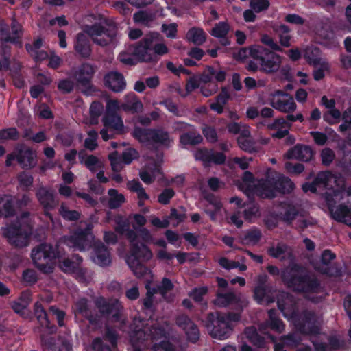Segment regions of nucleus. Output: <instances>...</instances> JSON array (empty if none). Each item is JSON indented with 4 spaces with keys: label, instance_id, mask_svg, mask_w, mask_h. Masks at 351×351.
I'll return each mask as SVG.
<instances>
[{
    "label": "nucleus",
    "instance_id": "50",
    "mask_svg": "<svg viewBox=\"0 0 351 351\" xmlns=\"http://www.w3.org/2000/svg\"><path fill=\"white\" fill-rule=\"evenodd\" d=\"M244 335L252 343L258 347H262L265 343L264 338L258 334L255 327L246 328Z\"/></svg>",
    "mask_w": 351,
    "mask_h": 351
},
{
    "label": "nucleus",
    "instance_id": "64",
    "mask_svg": "<svg viewBox=\"0 0 351 351\" xmlns=\"http://www.w3.org/2000/svg\"><path fill=\"white\" fill-rule=\"evenodd\" d=\"M342 119L343 122L339 126V130L342 133L351 131V108L343 113Z\"/></svg>",
    "mask_w": 351,
    "mask_h": 351
},
{
    "label": "nucleus",
    "instance_id": "21",
    "mask_svg": "<svg viewBox=\"0 0 351 351\" xmlns=\"http://www.w3.org/2000/svg\"><path fill=\"white\" fill-rule=\"evenodd\" d=\"M313 155L314 152L310 146L297 144L286 152L285 157L288 159L308 162L313 158Z\"/></svg>",
    "mask_w": 351,
    "mask_h": 351
},
{
    "label": "nucleus",
    "instance_id": "39",
    "mask_svg": "<svg viewBox=\"0 0 351 351\" xmlns=\"http://www.w3.org/2000/svg\"><path fill=\"white\" fill-rule=\"evenodd\" d=\"M269 319L265 323L266 326L269 327L272 330L282 333L285 330V324L276 315V311L274 309H270L268 311Z\"/></svg>",
    "mask_w": 351,
    "mask_h": 351
},
{
    "label": "nucleus",
    "instance_id": "40",
    "mask_svg": "<svg viewBox=\"0 0 351 351\" xmlns=\"http://www.w3.org/2000/svg\"><path fill=\"white\" fill-rule=\"evenodd\" d=\"M82 262V258L76 254L73 256V259L64 258L60 262V267L64 272L75 273L78 266Z\"/></svg>",
    "mask_w": 351,
    "mask_h": 351
},
{
    "label": "nucleus",
    "instance_id": "31",
    "mask_svg": "<svg viewBox=\"0 0 351 351\" xmlns=\"http://www.w3.org/2000/svg\"><path fill=\"white\" fill-rule=\"evenodd\" d=\"M152 256V251L143 243L138 242L130 246V255L128 257H134L141 261H147Z\"/></svg>",
    "mask_w": 351,
    "mask_h": 351
},
{
    "label": "nucleus",
    "instance_id": "5",
    "mask_svg": "<svg viewBox=\"0 0 351 351\" xmlns=\"http://www.w3.org/2000/svg\"><path fill=\"white\" fill-rule=\"evenodd\" d=\"M132 136L141 143L153 146L169 147L173 141L169 132L162 128H142L135 127Z\"/></svg>",
    "mask_w": 351,
    "mask_h": 351
},
{
    "label": "nucleus",
    "instance_id": "53",
    "mask_svg": "<svg viewBox=\"0 0 351 351\" xmlns=\"http://www.w3.org/2000/svg\"><path fill=\"white\" fill-rule=\"evenodd\" d=\"M173 287L174 285L170 279L167 278H163L160 285L153 289L154 291H156V293L161 294L165 299L170 301V299L167 297V294L168 292L173 290Z\"/></svg>",
    "mask_w": 351,
    "mask_h": 351
},
{
    "label": "nucleus",
    "instance_id": "34",
    "mask_svg": "<svg viewBox=\"0 0 351 351\" xmlns=\"http://www.w3.org/2000/svg\"><path fill=\"white\" fill-rule=\"evenodd\" d=\"M330 214L335 220L351 226V206L341 204L332 209Z\"/></svg>",
    "mask_w": 351,
    "mask_h": 351
},
{
    "label": "nucleus",
    "instance_id": "23",
    "mask_svg": "<svg viewBox=\"0 0 351 351\" xmlns=\"http://www.w3.org/2000/svg\"><path fill=\"white\" fill-rule=\"evenodd\" d=\"M105 85L115 93L123 91L126 87L123 75L117 71H111L104 77Z\"/></svg>",
    "mask_w": 351,
    "mask_h": 351
},
{
    "label": "nucleus",
    "instance_id": "15",
    "mask_svg": "<svg viewBox=\"0 0 351 351\" xmlns=\"http://www.w3.org/2000/svg\"><path fill=\"white\" fill-rule=\"evenodd\" d=\"M95 306L101 315L108 316L112 315L114 322L120 320L123 306L118 300L107 301L104 298H98L95 300Z\"/></svg>",
    "mask_w": 351,
    "mask_h": 351
},
{
    "label": "nucleus",
    "instance_id": "30",
    "mask_svg": "<svg viewBox=\"0 0 351 351\" xmlns=\"http://www.w3.org/2000/svg\"><path fill=\"white\" fill-rule=\"evenodd\" d=\"M208 204L205 205L204 211L208 215L213 221L217 219V215L220 213L222 204L220 200L213 194H208L204 197Z\"/></svg>",
    "mask_w": 351,
    "mask_h": 351
},
{
    "label": "nucleus",
    "instance_id": "7",
    "mask_svg": "<svg viewBox=\"0 0 351 351\" xmlns=\"http://www.w3.org/2000/svg\"><path fill=\"white\" fill-rule=\"evenodd\" d=\"M62 255L59 246H52L50 244H40L32 252V258L36 267L44 274L53 271L50 264L52 259L60 257Z\"/></svg>",
    "mask_w": 351,
    "mask_h": 351
},
{
    "label": "nucleus",
    "instance_id": "4",
    "mask_svg": "<svg viewBox=\"0 0 351 351\" xmlns=\"http://www.w3.org/2000/svg\"><path fill=\"white\" fill-rule=\"evenodd\" d=\"M29 216V212H23L16 221L2 228L3 237L8 239L11 245L16 247H23L27 245L28 234L31 230Z\"/></svg>",
    "mask_w": 351,
    "mask_h": 351
},
{
    "label": "nucleus",
    "instance_id": "61",
    "mask_svg": "<svg viewBox=\"0 0 351 351\" xmlns=\"http://www.w3.org/2000/svg\"><path fill=\"white\" fill-rule=\"evenodd\" d=\"M60 213L64 219L69 221H76L79 219L80 217V213L79 212L74 210H70L64 204H61Z\"/></svg>",
    "mask_w": 351,
    "mask_h": 351
},
{
    "label": "nucleus",
    "instance_id": "46",
    "mask_svg": "<svg viewBox=\"0 0 351 351\" xmlns=\"http://www.w3.org/2000/svg\"><path fill=\"white\" fill-rule=\"evenodd\" d=\"M216 295L213 302L219 307H226L236 300V295L233 292L223 293L218 291Z\"/></svg>",
    "mask_w": 351,
    "mask_h": 351
},
{
    "label": "nucleus",
    "instance_id": "19",
    "mask_svg": "<svg viewBox=\"0 0 351 351\" xmlns=\"http://www.w3.org/2000/svg\"><path fill=\"white\" fill-rule=\"evenodd\" d=\"M35 195L39 204L43 208L45 215L51 217L49 211L53 210L58 205L53 191L43 185H40Z\"/></svg>",
    "mask_w": 351,
    "mask_h": 351
},
{
    "label": "nucleus",
    "instance_id": "47",
    "mask_svg": "<svg viewBox=\"0 0 351 351\" xmlns=\"http://www.w3.org/2000/svg\"><path fill=\"white\" fill-rule=\"evenodd\" d=\"M127 188L130 191L136 193L137 194L138 198L141 199V202L147 200L149 198L141 183L138 180H133L128 181L127 182Z\"/></svg>",
    "mask_w": 351,
    "mask_h": 351
},
{
    "label": "nucleus",
    "instance_id": "42",
    "mask_svg": "<svg viewBox=\"0 0 351 351\" xmlns=\"http://www.w3.org/2000/svg\"><path fill=\"white\" fill-rule=\"evenodd\" d=\"M274 30L279 37L280 45L285 47H289L291 45V36L289 34V27L285 25H280L275 26L274 27Z\"/></svg>",
    "mask_w": 351,
    "mask_h": 351
},
{
    "label": "nucleus",
    "instance_id": "6",
    "mask_svg": "<svg viewBox=\"0 0 351 351\" xmlns=\"http://www.w3.org/2000/svg\"><path fill=\"white\" fill-rule=\"evenodd\" d=\"M250 57L259 64V71L266 74L277 72L282 64V57L261 45H252Z\"/></svg>",
    "mask_w": 351,
    "mask_h": 351
},
{
    "label": "nucleus",
    "instance_id": "29",
    "mask_svg": "<svg viewBox=\"0 0 351 351\" xmlns=\"http://www.w3.org/2000/svg\"><path fill=\"white\" fill-rule=\"evenodd\" d=\"M256 192L263 198H274L276 196L274 182H271V173L265 180L259 181L256 186Z\"/></svg>",
    "mask_w": 351,
    "mask_h": 351
},
{
    "label": "nucleus",
    "instance_id": "43",
    "mask_svg": "<svg viewBox=\"0 0 351 351\" xmlns=\"http://www.w3.org/2000/svg\"><path fill=\"white\" fill-rule=\"evenodd\" d=\"M261 232L258 229L250 230L245 232L241 237L243 245H256L261 239Z\"/></svg>",
    "mask_w": 351,
    "mask_h": 351
},
{
    "label": "nucleus",
    "instance_id": "28",
    "mask_svg": "<svg viewBox=\"0 0 351 351\" xmlns=\"http://www.w3.org/2000/svg\"><path fill=\"white\" fill-rule=\"evenodd\" d=\"M76 312L86 317L90 324H97L100 322L98 315H93L90 310L88 300L81 298L75 303Z\"/></svg>",
    "mask_w": 351,
    "mask_h": 351
},
{
    "label": "nucleus",
    "instance_id": "26",
    "mask_svg": "<svg viewBox=\"0 0 351 351\" xmlns=\"http://www.w3.org/2000/svg\"><path fill=\"white\" fill-rule=\"evenodd\" d=\"M271 182H274L276 192L289 193L294 188V184L289 178L276 172L271 173Z\"/></svg>",
    "mask_w": 351,
    "mask_h": 351
},
{
    "label": "nucleus",
    "instance_id": "60",
    "mask_svg": "<svg viewBox=\"0 0 351 351\" xmlns=\"http://www.w3.org/2000/svg\"><path fill=\"white\" fill-rule=\"evenodd\" d=\"M108 159L110 162V165L114 172H119L123 169L124 163L119 156L117 152H113L110 153L108 155Z\"/></svg>",
    "mask_w": 351,
    "mask_h": 351
},
{
    "label": "nucleus",
    "instance_id": "59",
    "mask_svg": "<svg viewBox=\"0 0 351 351\" xmlns=\"http://www.w3.org/2000/svg\"><path fill=\"white\" fill-rule=\"evenodd\" d=\"M281 343L285 346L295 348L299 345L302 341L299 335L296 333L288 334L280 338Z\"/></svg>",
    "mask_w": 351,
    "mask_h": 351
},
{
    "label": "nucleus",
    "instance_id": "17",
    "mask_svg": "<svg viewBox=\"0 0 351 351\" xmlns=\"http://www.w3.org/2000/svg\"><path fill=\"white\" fill-rule=\"evenodd\" d=\"M295 325L304 334H317L319 330L316 315L313 311H304Z\"/></svg>",
    "mask_w": 351,
    "mask_h": 351
},
{
    "label": "nucleus",
    "instance_id": "8",
    "mask_svg": "<svg viewBox=\"0 0 351 351\" xmlns=\"http://www.w3.org/2000/svg\"><path fill=\"white\" fill-rule=\"evenodd\" d=\"M106 27L96 23L86 25L84 32L97 45L104 47L113 42L117 33V27L112 22H106Z\"/></svg>",
    "mask_w": 351,
    "mask_h": 351
},
{
    "label": "nucleus",
    "instance_id": "38",
    "mask_svg": "<svg viewBox=\"0 0 351 351\" xmlns=\"http://www.w3.org/2000/svg\"><path fill=\"white\" fill-rule=\"evenodd\" d=\"M321 51L316 47H308L304 50V57L310 64L318 66L319 64L326 61L320 57Z\"/></svg>",
    "mask_w": 351,
    "mask_h": 351
},
{
    "label": "nucleus",
    "instance_id": "18",
    "mask_svg": "<svg viewBox=\"0 0 351 351\" xmlns=\"http://www.w3.org/2000/svg\"><path fill=\"white\" fill-rule=\"evenodd\" d=\"M335 180L336 177L330 171H322L317 175L311 183L304 184L302 189L305 192L316 193L318 189L330 188L332 186L330 183Z\"/></svg>",
    "mask_w": 351,
    "mask_h": 351
},
{
    "label": "nucleus",
    "instance_id": "22",
    "mask_svg": "<svg viewBox=\"0 0 351 351\" xmlns=\"http://www.w3.org/2000/svg\"><path fill=\"white\" fill-rule=\"evenodd\" d=\"M92 260L101 267L110 265L112 259L110 252L103 243L97 242L94 244Z\"/></svg>",
    "mask_w": 351,
    "mask_h": 351
},
{
    "label": "nucleus",
    "instance_id": "56",
    "mask_svg": "<svg viewBox=\"0 0 351 351\" xmlns=\"http://www.w3.org/2000/svg\"><path fill=\"white\" fill-rule=\"evenodd\" d=\"M120 107L124 111L134 113L138 112L142 110L143 104L139 99H138L136 97H134L131 101L122 104L120 106Z\"/></svg>",
    "mask_w": 351,
    "mask_h": 351
},
{
    "label": "nucleus",
    "instance_id": "32",
    "mask_svg": "<svg viewBox=\"0 0 351 351\" xmlns=\"http://www.w3.org/2000/svg\"><path fill=\"white\" fill-rule=\"evenodd\" d=\"M315 31L316 34L323 40H329L332 38L333 32L328 18H323L317 21Z\"/></svg>",
    "mask_w": 351,
    "mask_h": 351
},
{
    "label": "nucleus",
    "instance_id": "62",
    "mask_svg": "<svg viewBox=\"0 0 351 351\" xmlns=\"http://www.w3.org/2000/svg\"><path fill=\"white\" fill-rule=\"evenodd\" d=\"M341 116V112L338 109H336L335 108L326 112L323 114V119L326 122H327L330 125H333L337 123L339 121Z\"/></svg>",
    "mask_w": 351,
    "mask_h": 351
},
{
    "label": "nucleus",
    "instance_id": "36",
    "mask_svg": "<svg viewBox=\"0 0 351 351\" xmlns=\"http://www.w3.org/2000/svg\"><path fill=\"white\" fill-rule=\"evenodd\" d=\"M152 51H153L154 58L152 62L158 61V56H162L168 53L167 47L160 42V36L158 33L152 32Z\"/></svg>",
    "mask_w": 351,
    "mask_h": 351
},
{
    "label": "nucleus",
    "instance_id": "14",
    "mask_svg": "<svg viewBox=\"0 0 351 351\" xmlns=\"http://www.w3.org/2000/svg\"><path fill=\"white\" fill-rule=\"evenodd\" d=\"M152 36L151 33L147 34L135 45L129 47V50L132 56L140 62H152L154 58V53L152 51Z\"/></svg>",
    "mask_w": 351,
    "mask_h": 351
},
{
    "label": "nucleus",
    "instance_id": "49",
    "mask_svg": "<svg viewBox=\"0 0 351 351\" xmlns=\"http://www.w3.org/2000/svg\"><path fill=\"white\" fill-rule=\"evenodd\" d=\"M108 194L110 196L108 206L111 209H116L120 207L125 201L124 195L121 193H119L118 191L116 189H110Z\"/></svg>",
    "mask_w": 351,
    "mask_h": 351
},
{
    "label": "nucleus",
    "instance_id": "27",
    "mask_svg": "<svg viewBox=\"0 0 351 351\" xmlns=\"http://www.w3.org/2000/svg\"><path fill=\"white\" fill-rule=\"evenodd\" d=\"M74 49L82 58H88L91 55V47L88 38L84 33H79L75 38Z\"/></svg>",
    "mask_w": 351,
    "mask_h": 351
},
{
    "label": "nucleus",
    "instance_id": "25",
    "mask_svg": "<svg viewBox=\"0 0 351 351\" xmlns=\"http://www.w3.org/2000/svg\"><path fill=\"white\" fill-rule=\"evenodd\" d=\"M17 152V162L23 169H30L36 165V154L30 148L23 147Z\"/></svg>",
    "mask_w": 351,
    "mask_h": 351
},
{
    "label": "nucleus",
    "instance_id": "20",
    "mask_svg": "<svg viewBox=\"0 0 351 351\" xmlns=\"http://www.w3.org/2000/svg\"><path fill=\"white\" fill-rule=\"evenodd\" d=\"M93 226L89 223L85 230H80L71 235L68 240V245L76 250L84 251L90 246V242L88 239L90 230Z\"/></svg>",
    "mask_w": 351,
    "mask_h": 351
},
{
    "label": "nucleus",
    "instance_id": "63",
    "mask_svg": "<svg viewBox=\"0 0 351 351\" xmlns=\"http://www.w3.org/2000/svg\"><path fill=\"white\" fill-rule=\"evenodd\" d=\"M202 131L206 139L208 142L214 143L218 141V136L215 128L208 125H204L202 128Z\"/></svg>",
    "mask_w": 351,
    "mask_h": 351
},
{
    "label": "nucleus",
    "instance_id": "54",
    "mask_svg": "<svg viewBox=\"0 0 351 351\" xmlns=\"http://www.w3.org/2000/svg\"><path fill=\"white\" fill-rule=\"evenodd\" d=\"M243 213L245 219L249 221H252L261 215L258 206L254 203L246 204Z\"/></svg>",
    "mask_w": 351,
    "mask_h": 351
},
{
    "label": "nucleus",
    "instance_id": "51",
    "mask_svg": "<svg viewBox=\"0 0 351 351\" xmlns=\"http://www.w3.org/2000/svg\"><path fill=\"white\" fill-rule=\"evenodd\" d=\"M324 198L327 204L328 208L331 213V210L335 209L337 201L342 199V193L340 190H334L330 192H326Z\"/></svg>",
    "mask_w": 351,
    "mask_h": 351
},
{
    "label": "nucleus",
    "instance_id": "45",
    "mask_svg": "<svg viewBox=\"0 0 351 351\" xmlns=\"http://www.w3.org/2000/svg\"><path fill=\"white\" fill-rule=\"evenodd\" d=\"M289 247L283 243L273 244L267 248V254L274 258L285 259L284 255L287 252Z\"/></svg>",
    "mask_w": 351,
    "mask_h": 351
},
{
    "label": "nucleus",
    "instance_id": "3",
    "mask_svg": "<svg viewBox=\"0 0 351 351\" xmlns=\"http://www.w3.org/2000/svg\"><path fill=\"white\" fill-rule=\"evenodd\" d=\"M130 341L134 349L138 348L149 339L157 341L165 338V330L158 324H149L148 320L134 317L130 326Z\"/></svg>",
    "mask_w": 351,
    "mask_h": 351
},
{
    "label": "nucleus",
    "instance_id": "16",
    "mask_svg": "<svg viewBox=\"0 0 351 351\" xmlns=\"http://www.w3.org/2000/svg\"><path fill=\"white\" fill-rule=\"evenodd\" d=\"M336 255L330 250H325L321 256L319 263L315 265L318 271L330 276H338L341 274V269L333 263Z\"/></svg>",
    "mask_w": 351,
    "mask_h": 351
},
{
    "label": "nucleus",
    "instance_id": "55",
    "mask_svg": "<svg viewBox=\"0 0 351 351\" xmlns=\"http://www.w3.org/2000/svg\"><path fill=\"white\" fill-rule=\"evenodd\" d=\"M16 179L23 190H27L33 184L34 178L27 171H22L17 174Z\"/></svg>",
    "mask_w": 351,
    "mask_h": 351
},
{
    "label": "nucleus",
    "instance_id": "13",
    "mask_svg": "<svg viewBox=\"0 0 351 351\" xmlns=\"http://www.w3.org/2000/svg\"><path fill=\"white\" fill-rule=\"evenodd\" d=\"M10 28L11 32L10 31V27L6 23H0L1 41L14 43L21 47L22 43L21 38L23 34L22 25L14 19H12Z\"/></svg>",
    "mask_w": 351,
    "mask_h": 351
},
{
    "label": "nucleus",
    "instance_id": "2",
    "mask_svg": "<svg viewBox=\"0 0 351 351\" xmlns=\"http://www.w3.org/2000/svg\"><path fill=\"white\" fill-rule=\"evenodd\" d=\"M276 218L287 226L300 231L315 227L317 224V220L308 211L291 202H283L280 204V210L276 215Z\"/></svg>",
    "mask_w": 351,
    "mask_h": 351
},
{
    "label": "nucleus",
    "instance_id": "10",
    "mask_svg": "<svg viewBox=\"0 0 351 351\" xmlns=\"http://www.w3.org/2000/svg\"><path fill=\"white\" fill-rule=\"evenodd\" d=\"M95 72L96 66L88 62L82 64L73 72V76L76 80L77 86L83 94L88 95L94 90L92 79Z\"/></svg>",
    "mask_w": 351,
    "mask_h": 351
},
{
    "label": "nucleus",
    "instance_id": "58",
    "mask_svg": "<svg viewBox=\"0 0 351 351\" xmlns=\"http://www.w3.org/2000/svg\"><path fill=\"white\" fill-rule=\"evenodd\" d=\"M237 142L239 147L245 152L249 153L258 152L254 142L249 138L238 137Z\"/></svg>",
    "mask_w": 351,
    "mask_h": 351
},
{
    "label": "nucleus",
    "instance_id": "52",
    "mask_svg": "<svg viewBox=\"0 0 351 351\" xmlns=\"http://www.w3.org/2000/svg\"><path fill=\"white\" fill-rule=\"evenodd\" d=\"M104 110V106L99 101H93L90 106V123L96 125L98 123V119Z\"/></svg>",
    "mask_w": 351,
    "mask_h": 351
},
{
    "label": "nucleus",
    "instance_id": "9",
    "mask_svg": "<svg viewBox=\"0 0 351 351\" xmlns=\"http://www.w3.org/2000/svg\"><path fill=\"white\" fill-rule=\"evenodd\" d=\"M225 318L223 313L217 311L211 312L207 315L205 326L212 337L226 339L230 335L232 328Z\"/></svg>",
    "mask_w": 351,
    "mask_h": 351
},
{
    "label": "nucleus",
    "instance_id": "1",
    "mask_svg": "<svg viewBox=\"0 0 351 351\" xmlns=\"http://www.w3.org/2000/svg\"><path fill=\"white\" fill-rule=\"evenodd\" d=\"M267 270L272 276L280 274L284 284L293 291L308 295L319 293L322 289L315 276L304 273L295 267H287L280 273L276 266L268 265Z\"/></svg>",
    "mask_w": 351,
    "mask_h": 351
},
{
    "label": "nucleus",
    "instance_id": "37",
    "mask_svg": "<svg viewBox=\"0 0 351 351\" xmlns=\"http://www.w3.org/2000/svg\"><path fill=\"white\" fill-rule=\"evenodd\" d=\"M203 141L201 134L195 129L180 136V143L183 145H196Z\"/></svg>",
    "mask_w": 351,
    "mask_h": 351
},
{
    "label": "nucleus",
    "instance_id": "24",
    "mask_svg": "<svg viewBox=\"0 0 351 351\" xmlns=\"http://www.w3.org/2000/svg\"><path fill=\"white\" fill-rule=\"evenodd\" d=\"M278 306L283 315L293 316L295 314V301L292 295L282 292L278 297Z\"/></svg>",
    "mask_w": 351,
    "mask_h": 351
},
{
    "label": "nucleus",
    "instance_id": "33",
    "mask_svg": "<svg viewBox=\"0 0 351 351\" xmlns=\"http://www.w3.org/2000/svg\"><path fill=\"white\" fill-rule=\"evenodd\" d=\"M16 213L14 200L11 195H0V217L8 218Z\"/></svg>",
    "mask_w": 351,
    "mask_h": 351
},
{
    "label": "nucleus",
    "instance_id": "44",
    "mask_svg": "<svg viewBox=\"0 0 351 351\" xmlns=\"http://www.w3.org/2000/svg\"><path fill=\"white\" fill-rule=\"evenodd\" d=\"M142 262L134 257H128L127 259L128 266L138 278L143 277L147 271V267L142 264Z\"/></svg>",
    "mask_w": 351,
    "mask_h": 351
},
{
    "label": "nucleus",
    "instance_id": "57",
    "mask_svg": "<svg viewBox=\"0 0 351 351\" xmlns=\"http://www.w3.org/2000/svg\"><path fill=\"white\" fill-rule=\"evenodd\" d=\"M230 30L229 25L226 22L215 24L210 32V34L216 38L225 37Z\"/></svg>",
    "mask_w": 351,
    "mask_h": 351
},
{
    "label": "nucleus",
    "instance_id": "35",
    "mask_svg": "<svg viewBox=\"0 0 351 351\" xmlns=\"http://www.w3.org/2000/svg\"><path fill=\"white\" fill-rule=\"evenodd\" d=\"M34 314L38 322L43 327L49 330V333L56 332V328L54 325H51L47 318V315L43 306L39 302L34 304Z\"/></svg>",
    "mask_w": 351,
    "mask_h": 351
},
{
    "label": "nucleus",
    "instance_id": "11",
    "mask_svg": "<svg viewBox=\"0 0 351 351\" xmlns=\"http://www.w3.org/2000/svg\"><path fill=\"white\" fill-rule=\"evenodd\" d=\"M121 109L119 102L117 99L108 100L106 106V112L102 117V123L105 128L112 130L121 132L123 129V123L118 114Z\"/></svg>",
    "mask_w": 351,
    "mask_h": 351
},
{
    "label": "nucleus",
    "instance_id": "48",
    "mask_svg": "<svg viewBox=\"0 0 351 351\" xmlns=\"http://www.w3.org/2000/svg\"><path fill=\"white\" fill-rule=\"evenodd\" d=\"M176 325L182 328L184 331L186 329L189 328L193 330V337L197 335L195 332H197V325L191 319V318L185 315L180 314L176 317Z\"/></svg>",
    "mask_w": 351,
    "mask_h": 351
},
{
    "label": "nucleus",
    "instance_id": "41",
    "mask_svg": "<svg viewBox=\"0 0 351 351\" xmlns=\"http://www.w3.org/2000/svg\"><path fill=\"white\" fill-rule=\"evenodd\" d=\"M187 40L196 45H201L206 41V34L204 30L199 27L191 28L186 36Z\"/></svg>",
    "mask_w": 351,
    "mask_h": 351
},
{
    "label": "nucleus",
    "instance_id": "12",
    "mask_svg": "<svg viewBox=\"0 0 351 351\" xmlns=\"http://www.w3.org/2000/svg\"><path fill=\"white\" fill-rule=\"evenodd\" d=\"M271 106L284 113H291L295 110L297 105L293 98L282 90H277L269 95Z\"/></svg>",
    "mask_w": 351,
    "mask_h": 351
}]
</instances>
